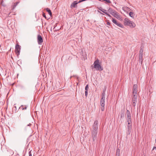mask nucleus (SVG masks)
<instances>
[{"mask_svg":"<svg viewBox=\"0 0 156 156\" xmlns=\"http://www.w3.org/2000/svg\"><path fill=\"white\" fill-rule=\"evenodd\" d=\"M98 129V121L97 120H96L93 125V129L92 132V137L94 141L96 140Z\"/></svg>","mask_w":156,"mask_h":156,"instance_id":"nucleus-1","label":"nucleus"},{"mask_svg":"<svg viewBox=\"0 0 156 156\" xmlns=\"http://www.w3.org/2000/svg\"><path fill=\"white\" fill-rule=\"evenodd\" d=\"M124 24L125 26H129L131 28H134L136 26L135 24L133 22L130 21L128 18L124 19Z\"/></svg>","mask_w":156,"mask_h":156,"instance_id":"nucleus-2","label":"nucleus"},{"mask_svg":"<svg viewBox=\"0 0 156 156\" xmlns=\"http://www.w3.org/2000/svg\"><path fill=\"white\" fill-rule=\"evenodd\" d=\"M105 92L103 91L101 94V98L100 101L101 108L102 111H103L104 110L105 101Z\"/></svg>","mask_w":156,"mask_h":156,"instance_id":"nucleus-3","label":"nucleus"},{"mask_svg":"<svg viewBox=\"0 0 156 156\" xmlns=\"http://www.w3.org/2000/svg\"><path fill=\"white\" fill-rule=\"evenodd\" d=\"M99 60L98 59L96 60L94 63V67L97 70L101 71L103 70L102 67L99 64Z\"/></svg>","mask_w":156,"mask_h":156,"instance_id":"nucleus-4","label":"nucleus"},{"mask_svg":"<svg viewBox=\"0 0 156 156\" xmlns=\"http://www.w3.org/2000/svg\"><path fill=\"white\" fill-rule=\"evenodd\" d=\"M109 12H110V13L114 16L115 17L119 19L120 18V16L114 10H113L112 9H109L108 10Z\"/></svg>","mask_w":156,"mask_h":156,"instance_id":"nucleus-5","label":"nucleus"},{"mask_svg":"<svg viewBox=\"0 0 156 156\" xmlns=\"http://www.w3.org/2000/svg\"><path fill=\"white\" fill-rule=\"evenodd\" d=\"M137 102V95L136 94H133L132 98V104L134 107Z\"/></svg>","mask_w":156,"mask_h":156,"instance_id":"nucleus-6","label":"nucleus"},{"mask_svg":"<svg viewBox=\"0 0 156 156\" xmlns=\"http://www.w3.org/2000/svg\"><path fill=\"white\" fill-rule=\"evenodd\" d=\"M20 46L18 44H16L15 47V52L17 54V56L20 55Z\"/></svg>","mask_w":156,"mask_h":156,"instance_id":"nucleus-7","label":"nucleus"},{"mask_svg":"<svg viewBox=\"0 0 156 156\" xmlns=\"http://www.w3.org/2000/svg\"><path fill=\"white\" fill-rule=\"evenodd\" d=\"M143 51L142 48H141L140 51V54L139 56V62H141V63L142 64L143 62Z\"/></svg>","mask_w":156,"mask_h":156,"instance_id":"nucleus-8","label":"nucleus"},{"mask_svg":"<svg viewBox=\"0 0 156 156\" xmlns=\"http://www.w3.org/2000/svg\"><path fill=\"white\" fill-rule=\"evenodd\" d=\"M112 21L114 23L121 27H123V25L121 23H119L115 19H114L113 18H112Z\"/></svg>","mask_w":156,"mask_h":156,"instance_id":"nucleus-9","label":"nucleus"},{"mask_svg":"<svg viewBox=\"0 0 156 156\" xmlns=\"http://www.w3.org/2000/svg\"><path fill=\"white\" fill-rule=\"evenodd\" d=\"M37 41L38 44L40 45H41L43 41L42 38L40 35H38L37 36Z\"/></svg>","mask_w":156,"mask_h":156,"instance_id":"nucleus-10","label":"nucleus"},{"mask_svg":"<svg viewBox=\"0 0 156 156\" xmlns=\"http://www.w3.org/2000/svg\"><path fill=\"white\" fill-rule=\"evenodd\" d=\"M137 85L136 84H134L133 88V94H136L137 93Z\"/></svg>","mask_w":156,"mask_h":156,"instance_id":"nucleus-11","label":"nucleus"},{"mask_svg":"<svg viewBox=\"0 0 156 156\" xmlns=\"http://www.w3.org/2000/svg\"><path fill=\"white\" fill-rule=\"evenodd\" d=\"M79 3V2H77V1H74L70 5V7L71 8L76 7H77V4Z\"/></svg>","mask_w":156,"mask_h":156,"instance_id":"nucleus-12","label":"nucleus"},{"mask_svg":"<svg viewBox=\"0 0 156 156\" xmlns=\"http://www.w3.org/2000/svg\"><path fill=\"white\" fill-rule=\"evenodd\" d=\"M122 9L125 12L129 11L130 10L129 8L126 6L123 7H122Z\"/></svg>","mask_w":156,"mask_h":156,"instance_id":"nucleus-13","label":"nucleus"},{"mask_svg":"<svg viewBox=\"0 0 156 156\" xmlns=\"http://www.w3.org/2000/svg\"><path fill=\"white\" fill-rule=\"evenodd\" d=\"M127 116V119H131V115L130 113V112L128 111L127 110L126 112Z\"/></svg>","mask_w":156,"mask_h":156,"instance_id":"nucleus-14","label":"nucleus"},{"mask_svg":"<svg viewBox=\"0 0 156 156\" xmlns=\"http://www.w3.org/2000/svg\"><path fill=\"white\" fill-rule=\"evenodd\" d=\"M18 2H16V3H14L13 5L12 6V10L14 9L17 6L18 4Z\"/></svg>","mask_w":156,"mask_h":156,"instance_id":"nucleus-15","label":"nucleus"},{"mask_svg":"<svg viewBox=\"0 0 156 156\" xmlns=\"http://www.w3.org/2000/svg\"><path fill=\"white\" fill-rule=\"evenodd\" d=\"M152 153L153 154L156 153V147L154 146L152 151Z\"/></svg>","mask_w":156,"mask_h":156,"instance_id":"nucleus-16","label":"nucleus"},{"mask_svg":"<svg viewBox=\"0 0 156 156\" xmlns=\"http://www.w3.org/2000/svg\"><path fill=\"white\" fill-rule=\"evenodd\" d=\"M46 10L47 12H48V14L50 15L51 16H52V13L51 12V11L50 9L48 8H47L46 9Z\"/></svg>","mask_w":156,"mask_h":156,"instance_id":"nucleus-17","label":"nucleus"},{"mask_svg":"<svg viewBox=\"0 0 156 156\" xmlns=\"http://www.w3.org/2000/svg\"><path fill=\"white\" fill-rule=\"evenodd\" d=\"M129 15L131 17L133 18H134V14L133 12H130L129 13Z\"/></svg>","mask_w":156,"mask_h":156,"instance_id":"nucleus-18","label":"nucleus"},{"mask_svg":"<svg viewBox=\"0 0 156 156\" xmlns=\"http://www.w3.org/2000/svg\"><path fill=\"white\" fill-rule=\"evenodd\" d=\"M120 150L119 149L117 148V149L116 150V155H120Z\"/></svg>","mask_w":156,"mask_h":156,"instance_id":"nucleus-19","label":"nucleus"},{"mask_svg":"<svg viewBox=\"0 0 156 156\" xmlns=\"http://www.w3.org/2000/svg\"><path fill=\"white\" fill-rule=\"evenodd\" d=\"M99 10L101 11V12H104V13H105V12H107L106 11V10H105L104 9H102L101 7L99 8Z\"/></svg>","mask_w":156,"mask_h":156,"instance_id":"nucleus-20","label":"nucleus"},{"mask_svg":"<svg viewBox=\"0 0 156 156\" xmlns=\"http://www.w3.org/2000/svg\"><path fill=\"white\" fill-rule=\"evenodd\" d=\"M23 106H23V105H22L20 107V108H21L23 110H24L26 109H27L26 106H25V107H23Z\"/></svg>","mask_w":156,"mask_h":156,"instance_id":"nucleus-21","label":"nucleus"},{"mask_svg":"<svg viewBox=\"0 0 156 156\" xmlns=\"http://www.w3.org/2000/svg\"><path fill=\"white\" fill-rule=\"evenodd\" d=\"M127 122H128V125H129L131 123V119H127Z\"/></svg>","mask_w":156,"mask_h":156,"instance_id":"nucleus-22","label":"nucleus"},{"mask_svg":"<svg viewBox=\"0 0 156 156\" xmlns=\"http://www.w3.org/2000/svg\"><path fill=\"white\" fill-rule=\"evenodd\" d=\"M127 127L128 130H130L132 128V125L131 124L128 125Z\"/></svg>","mask_w":156,"mask_h":156,"instance_id":"nucleus-23","label":"nucleus"},{"mask_svg":"<svg viewBox=\"0 0 156 156\" xmlns=\"http://www.w3.org/2000/svg\"><path fill=\"white\" fill-rule=\"evenodd\" d=\"M89 88V87L88 85H87L85 87V90L86 91H88Z\"/></svg>","mask_w":156,"mask_h":156,"instance_id":"nucleus-24","label":"nucleus"},{"mask_svg":"<svg viewBox=\"0 0 156 156\" xmlns=\"http://www.w3.org/2000/svg\"><path fill=\"white\" fill-rule=\"evenodd\" d=\"M88 91H86V90L85 91V96L87 97V95H88Z\"/></svg>","mask_w":156,"mask_h":156,"instance_id":"nucleus-25","label":"nucleus"},{"mask_svg":"<svg viewBox=\"0 0 156 156\" xmlns=\"http://www.w3.org/2000/svg\"><path fill=\"white\" fill-rule=\"evenodd\" d=\"M105 14H106V15H107L108 16L110 17H111H111H111V15H110L109 14L107 13V12H105Z\"/></svg>","mask_w":156,"mask_h":156,"instance_id":"nucleus-26","label":"nucleus"},{"mask_svg":"<svg viewBox=\"0 0 156 156\" xmlns=\"http://www.w3.org/2000/svg\"><path fill=\"white\" fill-rule=\"evenodd\" d=\"M110 22H109L108 21L107 23V24L108 25V26H110Z\"/></svg>","mask_w":156,"mask_h":156,"instance_id":"nucleus-27","label":"nucleus"},{"mask_svg":"<svg viewBox=\"0 0 156 156\" xmlns=\"http://www.w3.org/2000/svg\"><path fill=\"white\" fill-rule=\"evenodd\" d=\"M43 16L44 17H45V18H46V15L45 14V13H43Z\"/></svg>","mask_w":156,"mask_h":156,"instance_id":"nucleus-28","label":"nucleus"},{"mask_svg":"<svg viewBox=\"0 0 156 156\" xmlns=\"http://www.w3.org/2000/svg\"><path fill=\"white\" fill-rule=\"evenodd\" d=\"M31 151H30L29 153V156H32V154H31Z\"/></svg>","mask_w":156,"mask_h":156,"instance_id":"nucleus-29","label":"nucleus"},{"mask_svg":"<svg viewBox=\"0 0 156 156\" xmlns=\"http://www.w3.org/2000/svg\"><path fill=\"white\" fill-rule=\"evenodd\" d=\"M31 125V124L30 123H29V124H28L27 125V126H30Z\"/></svg>","mask_w":156,"mask_h":156,"instance_id":"nucleus-30","label":"nucleus"},{"mask_svg":"<svg viewBox=\"0 0 156 156\" xmlns=\"http://www.w3.org/2000/svg\"><path fill=\"white\" fill-rule=\"evenodd\" d=\"M124 115V114H123V113H122L121 115V118H122V117H123Z\"/></svg>","mask_w":156,"mask_h":156,"instance_id":"nucleus-31","label":"nucleus"},{"mask_svg":"<svg viewBox=\"0 0 156 156\" xmlns=\"http://www.w3.org/2000/svg\"><path fill=\"white\" fill-rule=\"evenodd\" d=\"M14 108H15L16 109V106H14Z\"/></svg>","mask_w":156,"mask_h":156,"instance_id":"nucleus-32","label":"nucleus"},{"mask_svg":"<svg viewBox=\"0 0 156 156\" xmlns=\"http://www.w3.org/2000/svg\"><path fill=\"white\" fill-rule=\"evenodd\" d=\"M99 12L101 14H103V13H102V12Z\"/></svg>","mask_w":156,"mask_h":156,"instance_id":"nucleus-33","label":"nucleus"},{"mask_svg":"<svg viewBox=\"0 0 156 156\" xmlns=\"http://www.w3.org/2000/svg\"><path fill=\"white\" fill-rule=\"evenodd\" d=\"M116 156H120V155H116Z\"/></svg>","mask_w":156,"mask_h":156,"instance_id":"nucleus-34","label":"nucleus"},{"mask_svg":"<svg viewBox=\"0 0 156 156\" xmlns=\"http://www.w3.org/2000/svg\"><path fill=\"white\" fill-rule=\"evenodd\" d=\"M2 3H3V1H2V2H1V3L2 4Z\"/></svg>","mask_w":156,"mask_h":156,"instance_id":"nucleus-35","label":"nucleus"},{"mask_svg":"<svg viewBox=\"0 0 156 156\" xmlns=\"http://www.w3.org/2000/svg\"><path fill=\"white\" fill-rule=\"evenodd\" d=\"M72 76H71L70 77V78H72Z\"/></svg>","mask_w":156,"mask_h":156,"instance_id":"nucleus-36","label":"nucleus"}]
</instances>
